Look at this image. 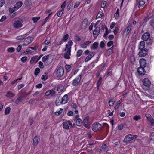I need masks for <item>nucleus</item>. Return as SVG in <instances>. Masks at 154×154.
<instances>
[{
	"instance_id": "obj_1",
	"label": "nucleus",
	"mask_w": 154,
	"mask_h": 154,
	"mask_svg": "<svg viewBox=\"0 0 154 154\" xmlns=\"http://www.w3.org/2000/svg\"><path fill=\"white\" fill-rule=\"evenodd\" d=\"M23 20L20 18L14 21L13 24V27L16 29H18L22 27L23 26L22 23Z\"/></svg>"
},
{
	"instance_id": "obj_2",
	"label": "nucleus",
	"mask_w": 154,
	"mask_h": 154,
	"mask_svg": "<svg viewBox=\"0 0 154 154\" xmlns=\"http://www.w3.org/2000/svg\"><path fill=\"white\" fill-rule=\"evenodd\" d=\"M53 58L51 54H48L44 56L42 58V61L44 63H47L48 64H50L52 61Z\"/></svg>"
},
{
	"instance_id": "obj_3",
	"label": "nucleus",
	"mask_w": 154,
	"mask_h": 154,
	"mask_svg": "<svg viewBox=\"0 0 154 154\" xmlns=\"http://www.w3.org/2000/svg\"><path fill=\"white\" fill-rule=\"evenodd\" d=\"M64 69L63 67L60 66L57 69L56 71L57 76L58 78H60L62 77L64 73Z\"/></svg>"
},
{
	"instance_id": "obj_4",
	"label": "nucleus",
	"mask_w": 154,
	"mask_h": 154,
	"mask_svg": "<svg viewBox=\"0 0 154 154\" xmlns=\"http://www.w3.org/2000/svg\"><path fill=\"white\" fill-rule=\"evenodd\" d=\"M137 137V135L129 134L125 136L124 140V142L125 143L131 141L132 140L136 138Z\"/></svg>"
},
{
	"instance_id": "obj_5",
	"label": "nucleus",
	"mask_w": 154,
	"mask_h": 154,
	"mask_svg": "<svg viewBox=\"0 0 154 154\" xmlns=\"http://www.w3.org/2000/svg\"><path fill=\"white\" fill-rule=\"evenodd\" d=\"M101 128V125L98 122L94 123L92 126V130L94 132H97L100 130Z\"/></svg>"
},
{
	"instance_id": "obj_6",
	"label": "nucleus",
	"mask_w": 154,
	"mask_h": 154,
	"mask_svg": "<svg viewBox=\"0 0 154 154\" xmlns=\"http://www.w3.org/2000/svg\"><path fill=\"white\" fill-rule=\"evenodd\" d=\"M81 75H78L73 81L72 84L73 86H77L80 83Z\"/></svg>"
},
{
	"instance_id": "obj_7",
	"label": "nucleus",
	"mask_w": 154,
	"mask_h": 154,
	"mask_svg": "<svg viewBox=\"0 0 154 154\" xmlns=\"http://www.w3.org/2000/svg\"><path fill=\"white\" fill-rule=\"evenodd\" d=\"M83 123L85 127L87 128H90L89 117L88 116L86 117L83 119Z\"/></svg>"
},
{
	"instance_id": "obj_8",
	"label": "nucleus",
	"mask_w": 154,
	"mask_h": 154,
	"mask_svg": "<svg viewBox=\"0 0 154 154\" xmlns=\"http://www.w3.org/2000/svg\"><path fill=\"white\" fill-rule=\"evenodd\" d=\"M139 50H140L138 53V55L139 57H144L146 56L148 53V51L146 48Z\"/></svg>"
},
{
	"instance_id": "obj_9",
	"label": "nucleus",
	"mask_w": 154,
	"mask_h": 154,
	"mask_svg": "<svg viewBox=\"0 0 154 154\" xmlns=\"http://www.w3.org/2000/svg\"><path fill=\"white\" fill-rule=\"evenodd\" d=\"M34 37H28L24 40L25 42L23 44V46H26L30 43L33 40Z\"/></svg>"
},
{
	"instance_id": "obj_10",
	"label": "nucleus",
	"mask_w": 154,
	"mask_h": 154,
	"mask_svg": "<svg viewBox=\"0 0 154 154\" xmlns=\"http://www.w3.org/2000/svg\"><path fill=\"white\" fill-rule=\"evenodd\" d=\"M142 82L143 85L147 87H149L151 84L150 81L147 78L143 79Z\"/></svg>"
},
{
	"instance_id": "obj_11",
	"label": "nucleus",
	"mask_w": 154,
	"mask_h": 154,
	"mask_svg": "<svg viewBox=\"0 0 154 154\" xmlns=\"http://www.w3.org/2000/svg\"><path fill=\"white\" fill-rule=\"evenodd\" d=\"M100 30L99 27H96L95 29L93 32V36L94 38H96L98 36L100 32Z\"/></svg>"
},
{
	"instance_id": "obj_12",
	"label": "nucleus",
	"mask_w": 154,
	"mask_h": 154,
	"mask_svg": "<svg viewBox=\"0 0 154 154\" xmlns=\"http://www.w3.org/2000/svg\"><path fill=\"white\" fill-rule=\"evenodd\" d=\"M144 68V67L140 66L138 68L137 72L140 75H142L145 74L146 71Z\"/></svg>"
},
{
	"instance_id": "obj_13",
	"label": "nucleus",
	"mask_w": 154,
	"mask_h": 154,
	"mask_svg": "<svg viewBox=\"0 0 154 154\" xmlns=\"http://www.w3.org/2000/svg\"><path fill=\"white\" fill-rule=\"evenodd\" d=\"M32 0H26L25 4L26 7L28 9H30L31 8L32 5Z\"/></svg>"
},
{
	"instance_id": "obj_14",
	"label": "nucleus",
	"mask_w": 154,
	"mask_h": 154,
	"mask_svg": "<svg viewBox=\"0 0 154 154\" xmlns=\"http://www.w3.org/2000/svg\"><path fill=\"white\" fill-rule=\"evenodd\" d=\"M150 37V34L149 33L146 32L144 33L142 36V39L144 41H147Z\"/></svg>"
},
{
	"instance_id": "obj_15",
	"label": "nucleus",
	"mask_w": 154,
	"mask_h": 154,
	"mask_svg": "<svg viewBox=\"0 0 154 154\" xmlns=\"http://www.w3.org/2000/svg\"><path fill=\"white\" fill-rule=\"evenodd\" d=\"M32 31V30H31L30 31L28 32L26 34L17 36L16 38V39L17 40H22L25 38L27 36V35L29 34Z\"/></svg>"
},
{
	"instance_id": "obj_16",
	"label": "nucleus",
	"mask_w": 154,
	"mask_h": 154,
	"mask_svg": "<svg viewBox=\"0 0 154 154\" xmlns=\"http://www.w3.org/2000/svg\"><path fill=\"white\" fill-rule=\"evenodd\" d=\"M140 66L145 67L146 66V61L145 59L142 58L139 60Z\"/></svg>"
},
{
	"instance_id": "obj_17",
	"label": "nucleus",
	"mask_w": 154,
	"mask_h": 154,
	"mask_svg": "<svg viewBox=\"0 0 154 154\" xmlns=\"http://www.w3.org/2000/svg\"><path fill=\"white\" fill-rule=\"evenodd\" d=\"M91 42V41H85L83 43L80 45L81 48H87L89 44Z\"/></svg>"
},
{
	"instance_id": "obj_18",
	"label": "nucleus",
	"mask_w": 154,
	"mask_h": 154,
	"mask_svg": "<svg viewBox=\"0 0 154 154\" xmlns=\"http://www.w3.org/2000/svg\"><path fill=\"white\" fill-rule=\"evenodd\" d=\"M39 60L37 55L35 56L32 57L30 60V63L31 64H33L37 62Z\"/></svg>"
},
{
	"instance_id": "obj_19",
	"label": "nucleus",
	"mask_w": 154,
	"mask_h": 154,
	"mask_svg": "<svg viewBox=\"0 0 154 154\" xmlns=\"http://www.w3.org/2000/svg\"><path fill=\"white\" fill-rule=\"evenodd\" d=\"M94 55V53L93 52H90L89 54L86 57L85 60V62H87L89 61Z\"/></svg>"
},
{
	"instance_id": "obj_20",
	"label": "nucleus",
	"mask_w": 154,
	"mask_h": 154,
	"mask_svg": "<svg viewBox=\"0 0 154 154\" xmlns=\"http://www.w3.org/2000/svg\"><path fill=\"white\" fill-rule=\"evenodd\" d=\"M68 101V96L67 95H64L62 99V101L61 102L62 104L66 103Z\"/></svg>"
},
{
	"instance_id": "obj_21",
	"label": "nucleus",
	"mask_w": 154,
	"mask_h": 154,
	"mask_svg": "<svg viewBox=\"0 0 154 154\" xmlns=\"http://www.w3.org/2000/svg\"><path fill=\"white\" fill-rule=\"evenodd\" d=\"M40 141V138L37 136H35L33 140V143L34 146H37L38 143Z\"/></svg>"
},
{
	"instance_id": "obj_22",
	"label": "nucleus",
	"mask_w": 154,
	"mask_h": 154,
	"mask_svg": "<svg viewBox=\"0 0 154 154\" xmlns=\"http://www.w3.org/2000/svg\"><path fill=\"white\" fill-rule=\"evenodd\" d=\"M145 4V2L143 0H137V4L139 8L143 7Z\"/></svg>"
},
{
	"instance_id": "obj_23",
	"label": "nucleus",
	"mask_w": 154,
	"mask_h": 154,
	"mask_svg": "<svg viewBox=\"0 0 154 154\" xmlns=\"http://www.w3.org/2000/svg\"><path fill=\"white\" fill-rule=\"evenodd\" d=\"M145 46V43L144 41H141L139 43V44L138 49H144V48Z\"/></svg>"
},
{
	"instance_id": "obj_24",
	"label": "nucleus",
	"mask_w": 154,
	"mask_h": 154,
	"mask_svg": "<svg viewBox=\"0 0 154 154\" xmlns=\"http://www.w3.org/2000/svg\"><path fill=\"white\" fill-rule=\"evenodd\" d=\"M88 20L87 19H84L82 23V27L83 28H85L87 26Z\"/></svg>"
},
{
	"instance_id": "obj_25",
	"label": "nucleus",
	"mask_w": 154,
	"mask_h": 154,
	"mask_svg": "<svg viewBox=\"0 0 154 154\" xmlns=\"http://www.w3.org/2000/svg\"><path fill=\"white\" fill-rule=\"evenodd\" d=\"M128 26L126 27L125 30V32L127 34L129 33L131 28V23H128Z\"/></svg>"
},
{
	"instance_id": "obj_26",
	"label": "nucleus",
	"mask_w": 154,
	"mask_h": 154,
	"mask_svg": "<svg viewBox=\"0 0 154 154\" xmlns=\"http://www.w3.org/2000/svg\"><path fill=\"white\" fill-rule=\"evenodd\" d=\"M22 4L23 3L22 2L19 1L15 4L14 7H15L16 10H17L21 7Z\"/></svg>"
},
{
	"instance_id": "obj_27",
	"label": "nucleus",
	"mask_w": 154,
	"mask_h": 154,
	"mask_svg": "<svg viewBox=\"0 0 154 154\" xmlns=\"http://www.w3.org/2000/svg\"><path fill=\"white\" fill-rule=\"evenodd\" d=\"M71 50H69L68 51L65 53L64 55V57L66 59H69L70 58V56L71 55Z\"/></svg>"
},
{
	"instance_id": "obj_28",
	"label": "nucleus",
	"mask_w": 154,
	"mask_h": 154,
	"mask_svg": "<svg viewBox=\"0 0 154 154\" xmlns=\"http://www.w3.org/2000/svg\"><path fill=\"white\" fill-rule=\"evenodd\" d=\"M98 46V43L97 42H94L91 46V48H92L94 50L97 49Z\"/></svg>"
},
{
	"instance_id": "obj_29",
	"label": "nucleus",
	"mask_w": 154,
	"mask_h": 154,
	"mask_svg": "<svg viewBox=\"0 0 154 154\" xmlns=\"http://www.w3.org/2000/svg\"><path fill=\"white\" fill-rule=\"evenodd\" d=\"M63 127L65 129L67 130H68L69 129V126L67 121H65L63 123Z\"/></svg>"
},
{
	"instance_id": "obj_30",
	"label": "nucleus",
	"mask_w": 154,
	"mask_h": 154,
	"mask_svg": "<svg viewBox=\"0 0 154 154\" xmlns=\"http://www.w3.org/2000/svg\"><path fill=\"white\" fill-rule=\"evenodd\" d=\"M76 125L78 126H80L82 125V120L80 119H76Z\"/></svg>"
},
{
	"instance_id": "obj_31",
	"label": "nucleus",
	"mask_w": 154,
	"mask_h": 154,
	"mask_svg": "<svg viewBox=\"0 0 154 154\" xmlns=\"http://www.w3.org/2000/svg\"><path fill=\"white\" fill-rule=\"evenodd\" d=\"M63 86L61 85H58L57 87V91L59 93H60L63 91Z\"/></svg>"
},
{
	"instance_id": "obj_32",
	"label": "nucleus",
	"mask_w": 154,
	"mask_h": 154,
	"mask_svg": "<svg viewBox=\"0 0 154 154\" xmlns=\"http://www.w3.org/2000/svg\"><path fill=\"white\" fill-rule=\"evenodd\" d=\"M22 97L20 96L15 101V103L16 104H18L19 102H21L22 99Z\"/></svg>"
},
{
	"instance_id": "obj_33",
	"label": "nucleus",
	"mask_w": 154,
	"mask_h": 154,
	"mask_svg": "<svg viewBox=\"0 0 154 154\" xmlns=\"http://www.w3.org/2000/svg\"><path fill=\"white\" fill-rule=\"evenodd\" d=\"M15 94L11 92V91H9L7 92V94L6 95V96L8 97H12L14 96Z\"/></svg>"
},
{
	"instance_id": "obj_34",
	"label": "nucleus",
	"mask_w": 154,
	"mask_h": 154,
	"mask_svg": "<svg viewBox=\"0 0 154 154\" xmlns=\"http://www.w3.org/2000/svg\"><path fill=\"white\" fill-rule=\"evenodd\" d=\"M141 119V117L140 115H135L133 118V119L136 121H137L140 120Z\"/></svg>"
},
{
	"instance_id": "obj_35",
	"label": "nucleus",
	"mask_w": 154,
	"mask_h": 154,
	"mask_svg": "<svg viewBox=\"0 0 154 154\" xmlns=\"http://www.w3.org/2000/svg\"><path fill=\"white\" fill-rule=\"evenodd\" d=\"M135 59L133 54H132L130 57V61L133 64L135 62Z\"/></svg>"
},
{
	"instance_id": "obj_36",
	"label": "nucleus",
	"mask_w": 154,
	"mask_h": 154,
	"mask_svg": "<svg viewBox=\"0 0 154 154\" xmlns=\"http://www.w3.org/2000/svg\"><path fill=\"white\" fill-rule=\"evenodd\" d=\"M11 108L9 107H6L5 110V114L7 115L10 112Z\"/></svg>"
},
{
	"instance_id": "obj_37",
	"label": "nucleus",
	"mask_w": 154,
	"mask_h": 154,
	"mask_svg": "<svg viewBox=\"0 0 154 154\" xmlns=\"http://www.w3.org/2000/svg\"><path fill=\"white\" fill-rule=\"evenodd\" d=\"M40 19V17H35L32 18V20L33 21L34 23H35Z\"/></svg>"
},
{
	"instance_id": "obj_38",
	"label": "nucleus",
	"mask_w": 154,
	"mask_h": 154,
	"mask_svg": "<svg viewBox=\"0 0 154 154\" xmlns=\"http://www.w3.org/2000/svg\"><path fill=\"white\" fill-rule=\"evenodd\" d=\"M103 14V13L102 12H99L96 16V19H97L99 18H101L102 17Z\"/></svg>"
},
{
	"instance_id": "obj_39",
	"label": "nucleus",
	"mask_w": 154,
	"mask_h": 154,
	"mask_svg": "<svg viewBox=\"0 0 154 154\" xmlns=\"http://www.w3.org/2000/svg\"><path fill=\"white\" fill-rule=\"evenodd\" d=\"M83 52V51L81 50H78L76 52V56L77 57H79L81 56Z\"/></svg>"
},
{
	"instance_id": "obj_40",
	"label": "nucleus",
	"mask_w": 154,
	"mask_h": 154,
	"mask_svg": "<svg viewBox=\"0 0 154 154\" xmlns=\"http://www.w3.org/2000/svg\"><path fill=\"white\" fill-rule=\"evenodd\" d=\"M102 77H100L97 82V87H99L101 85L102 83Z\"/></svg>"
},
{
	"instance_id": "obj_41",
	"label": "nucleus",
	"mask_w": 154,
	"mask_h": 154,
	"mask_svg": "<svg viewBox=\"0 0 154 154\" xmlns=\"http://www.w3.org/2000/svg\"><path fill=\"white\" fill-rule=\"evenodd\" d=\"M115 102L114 100L113 99H112L109 100V105L110 106H112L113 105Z\"/></svg>"
},
{
	"instance_id": "obj_42",
	"label": "nucleus",
	"mask_w": 154,
	"mask_h": 154,
	"mask_svg": "<svg viewBox=\"0 0 154 154\" xmlns=\"http://www.w3.org/2000/svg\"><path fill=\"white\" fill-rule=\"evenodd\" d=\"M65 68L66 69L67 72H69L70 71L71 69V67L70 65H66L65 66Z\"/></svg>"
},
{
	"instance_id": "obj_43",
	"label": "nucleus",
	"mask_w": 154,
	"mask_h": 154,
	"mask_svg": "<svg viewBox=\"0 0 154 154\" xmlns=\"http://www.w3.org/2000/svg\"><path fill=\"white\" fill-rule=\"evenodd\" d=\"M149 118L148 121L151 122V126H153L154 125V119L152 118Z\"/></svg>"
},
{
	"instance_id": "obj_44",
	"label": "nucleus",
	"mask_w": 154,
	"mask_h": 154,
	"mask_svg": "<svg viewBox=\"0 0 154 154\" xmlns=\"http://www.w3.org/2000/svg\"><path fill=\"white\" fill-rule=\"evenodd\" d=\"M40 70L39 68H36L35 70V75H37L40 72Z\"/></svg>"
},
{
	"instance_id": "obj_45",
	"label": "nucleus",
	"mask_w": 154,
	"mask_h": 154,
	"mask_svg": "<svg viewBox=\"0 0 154 154\" xmlns=\"http://www.w3.org/2000/svg\"><path fill=\"white\" fill-rule=\"evenodd\" d=\"M63 12V10L62 9L60 11L57 12V16L58 17H61Z\"/></svg>"
},
{
	"instance_id": "obj_46",
	"label": "nucleus",
	"mask_w": 154,
	"mask_h": 154,
	"mask_svg": "<svg viewBox=\"0 0 154 154\" xmlns=\"http://www.w3.org/2000/svg\"><path fill=\"white\" fill-rule=\"evenodd\" d=\"M52 14V12H51V13H50L46 17V18H45L44 20V23L43 24H42V25H43L49 19V16L51 14Z\"/></svg>"
},
{
	"instance_id": "obj_47",
	"label": "nucleus",
	"mask_w": 154,
	"mask_h": 154,
	"mask_svg": "<svg viewBox=\"0 0 154 154\" xmlns=\"http://www.w3.org/2000/svg\"><path fill=\"white\" fill-rule=\"evenodd\" d=\"M119 11H120L119 9V8H117L116 12L114 15V16L116 18H117V17L119 16Z\"/></svg>"
},
{
	"instance_id": "obj_48",
	"label": "nucleus",
	"mask_w": 154,
	"mask_h": 154,
	"mask_svg": "<svg viewBox=\"0 0 154 154\" xmlns=\"http://www.w3.org/2000/svg\"><path fill=\"white\" fill-rule=\"evenodd\" d=\"M15 51V49L13 47H10L8 48L7 49V51L10 53H12L14 52Z\"/></svg>"
},
{
	"instance_id": "obj_49",
	"label": "nucleus",
	"mask_w": 154,
	"mask_h": 154,
	"mask_svg": "<svg viewBox=\"0 0 154 154\" xmlns=\"http://www.w3.org/2000/svg\"><path fill=\"white\" fill-rule=\"evenodd\" d=\"M16 10H16L14 7L12 8H9V11L10 12V13H13Z\"/></svg>"
},
{
	"instance_id": "obj_50",
	"label": "nucleus",
	"mask_w": 154,
	"mask_h": 154,
	"mask_svg": "<svg viewBox=\"0 0 154 154\" xmlns=\"http://www.w3.org/2000/svg\"><path fill=\"white\" fill-rule=\"evenodd\" d=\"M106 2L105 1H102V3L101 5V7L102 8H104L106 5Z\"/></svg>"
},
{
	"instance_id": "obj_51",
	"label": "nucleus",
	"mask_w": 154,
	"mask_h": 154,
	"mask_svg": "<svg viewBox=\"0 0 154 154\" xmlns=\"http://www.w3.org/2000/svg\"><path fill=\"white\" fill-rule=\"evenodd\" d=\"M69 38V35L68 34H66L63 37V40L64 42H66Z\"/></svg>"
},
{
	"instance_id": "obj_52",
	"label": "nucleus",
	"mask_w": 154,
	"mask_h": 154,
	"mask_svg": "<svg viewBox=\"0 0 154 154\" xmlns=\"http://www.w3.org/2000/svg\"><path fill=\"white\" fill-rule=\"evenodd\" d=\"M112 47H111L107 51V52L109 55H110L112 53Z\"/></svg>"
},
{
	"instance_id": "obj_53",
	"label": "nucleus",
	"mask_w": 154,
	"mask_h": 154,
	"mask_svg": "<svg viewBox=\"0 0 154 154\" xmlns=\"http://www.w3.org/2000/svg\"><path fill=\"white\" fill-rule=\"evenodd\" d=\"M114 43L113 41H111L108 42L107 44V46L109 47H110L111 45H112Z\"/></svg>"
},
{
	"instance_id": "obj_54",
	"label": "nucleus",
	"mask_w": 154,
	"mask_h": 154,
	"mask_svg": "<svg viewBox=\"0 0 154 154\" xmlns=\"http://www.w3.org/2000/svg\"><path fill=\"white\" fill-rule=\"evenodd\" d=\"M63 109H62L61 108L60 109V110L58 111H56L55 112V114L56 115H59L60 114V113L62 112Z\"/></svg>"
},
{
	"instance_id": "obj_55",
	"label": "nucleus",
	"mask_w": 154,
	"mask_h": 154,
	"mask_svg": "<svg viewBox=\"0 0 154 154\" xmlns=\"http://www.w3.org/2000/svg\"><path fill=\"white\" fill-rule=\"evenodd\" d=\"M48 76L46 75H43L42 76L41 79L43 80H45L48 79Z\"/></svg>"
},
{
	"instance_id": "obj_56",
	"label": "nucleus",
	"mask_w": 154,
	"mask_h": 154,
	"mask_svg": "<svg viewBox=\"0 0 154 154\" xmlns=\"http://www.w3.org/2000/svg\"><path fill=\"white\" fill-rule=\"evenodd\" d=\"M105 29L106 30V31L105 32V33L104 34V36H103L104 37V38L106 37L107 36V35L109 33V32L108 31V29H107V28L106 27H105Z\"/></svg>"
},
{
	"instance_id": "obj_57",
	"label": "nucleus",
	"mask_w": 154,
	"mask_h": 154,
	"mask_svg": "<svg viewBox=\"0 0 154 154\" xmlns=\"http://www.w3.org/2000/svg\"><path fill=\"white\" fill-rule=\"evenodd\" d=\"M71 48H70L69 47H68V45L66 44V47L65 49L63 50V51H65L66 50V51H68V50L69 51V50H71Z\"/></svg>"
},
{
	"instance_id": "obj_58",
	"label": "nucleus",
	"mask_w": 154,
	"mask_h": 154,
	"mask_svg": "<svg viewBox=\"0 0 154 154\" xmlns=\"http://www.w3.org/2000/svg\"><path fill=\"white\" fill-rule=\"evenodd\" d=\"M71 48H70L69 47H68V45L66 44V47L65 49L63 50V51H65L66 50V51H68V50L69 51V50H71Z\"/></svg>"
},
{
	"instance_id": "obj_59",
	"label": "nucleus",
	"mask_w": 154,
	"mask_h": 154,
	"mask_svg": "<svg viewBox=\"0 0 154 154\" xmlns=\"http://www.w3.org/2000/svg\"><path fill=\"white\" fill-rule=\"evenodd\" d=\"M5 0H0V7H2L5 4Z\"/></svg>"
},
{
	"instance_id": "obj_60",
	"label": "nucleus",
	"mask_w": 154,
	"mask_h": 154,
	"mask_svg": "<svg viewBox=\"0 0 154 154\" xmlns=\"http://www.w3.org/2000/svg\"><path fill=\"white\" fill-rule=\"evenodd\" d=\"M68 47H69L71 49V46L73 44V42H72V41L70 40L68 42Z\"/></svg>"
},
{
	"instance_id": "obj_61",
	"label": "nucleus",
	"mask_w": 154,
	"mask_h": 154,
	"mask_svg": "<svg viewBox=\"0 0 154 154\" xmlns=\"http://www.w3.org/2000/svg\"><path fill=\"white\" fill-rule=\"evenodd\" d=\"M39 66L41 69H43L44 66L43 65V63L41 61H40L39 62Z\"/></svg>"
},
{
	"instance_id": "obj_62",
	"label": "nucleus",
	"mask_w": 154,
	"mask_h": 154,
	"mask_svg": "<svg viewBox=\"0 0 154 154\" xmlns=\"http://www.w3.org/2000/svg\"><path fill=\"white\" fill-rule=\"evenodd\" d=\"M74 39L77 41H80L81 40L79 37L77 35L75 36L74 37Z\"/></svg>"
},
{
	"instance_id": "obj_63",
	"label": "nucleus",
	"mask_w": 154,
	"mask_h": 154,
	"mask_svg": "<svg viewBox=\"0 0 154 154\" xmlns=\"http://www.w3.org/2000/svg\"><path fill=\"white\" fill-rule=\"evenodd\" d=\"M72 4L71 3H69L67 5V10L68 11H69V10L71 8V7L72 6Z\"/></svg>"
},
{
	"instance_id": "obj_64",
	"label": "nucleus",
	"mask_w": 154,
	"mask_h": 154,
	"mask_svg": "<svg viewBox=\"0 0 154 154\" xmlns=\"http://www.w3.org/2000/svg\"><path fill=\"white\" fill-rule=\"evenodd\" d=\"M150 137L151 140L153 138H154V132H152L150 134Z\"/></svg>"
}]
</instances>
